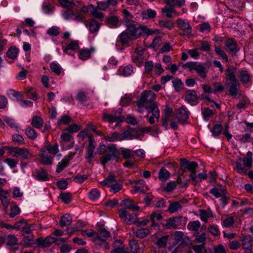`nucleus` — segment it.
Masks as SVG:
<instances>
[{
	"label": "nucleus",
	"instance_id": "f257e3e1",
	"mask_svg": "<svg viewBox=\"0 0 253 253\" xmlns=\"http://www.w3.org/2000/svg\"><path fill=\"white\" fill-rule=\"evenodd\" d=\"M156 99L155 93L151 90L143 92L139 100L136 102L138 111L143 113L144 110L148 111L146 117L148 118V122L151 125L155 123V118L158 121L160 117V111L157 105L154 103Z\"/></svg>",
	"mask_w": 253,
	"mask_h": 253
},
{
	"label": "nucleus",
	"instance_id": "f03ea898",
	"mask_svg": "<svg viewBox=\"0 0 253 253\" xmlns=\"http://www.w3.org/2000/svg\"><path fill=\"white\" fill-rule=\"evenodd\" d=\"M126 31L129 33V34L134 40L139 38L142 34L149 36L156 33V30L149 29L146 26H137L136 24L129 21H126Z\"/></svg>",
	"mask_w": 253,
	"mask_h": 253
},
{
	"label": "nucleus",
	"instance_id": "7ed1b4c3",
	"mask_svg": "<svg viewBox=\"0 0 253 253\" xmlns=\"http://www.w3.org/2000/svg\"><path fill=\"white\" fill-rule=\"evenodd\" d=\"M100 184L103 186L110 187V192L113 193L119 192L123 188V185L117 182L116 176L113 174H109L104 180L100 181Z\"/></svg>",
	"mask_w": 253,
	"mask_h": 253
},
{
	"label": "nucleus",
	"instance_id": "20e7f679",
	"mask_svg": "<svg viewBox=\"0 0 253 253\" xmlns=\"http://www.w3.org/2000/svg\"><path fill=\"white\" fill-rule=\"evenodd\" d=\"M237 171L241 174L246 175L247 168L250 169L252 166V160L249 157L239 158L235 163Z\"/></svg>",
	"mask_w": 253,
	"mask_h": 253
},
{
	"label": "nucleus",
	"instance_id": "39448f33",
	"mask_svg": "<svg viewBox=\"0 0 253 253\" xmlns=\"http://www.w3.org/2000/svg\"><path fill=\"white\" fill-rule=\"evenodd\" d=\"M11 154L13 156L18 158L20 157L22 159H29L32 157V155L30 153L28 149L26 148H20L18 147H8Z\"/></svg>",
	"mask_w": 253,
	"mask_h": 253
},
{
	"label": "nucleus",
	"instance_id": "423d86ee",
	"mask_svg": "<svg viewBox=\"0 0 253 253\" xmlns=\"http://www.w3.org/2000/svg\"><path fill=\"white\" fill-rule=\"evenodd\" d=\"M119 217L124 219V221L127 224H132L137 223L138 221L137 216L134 213H128L125 209H121L119 211Z\"/></svg>",
	"mask_w": 253,
	"mask_h": 253
},
{
	"label": "nucleus",
	"instance_id": "0eeeda50",
	"mask_svg": "<svg viewBox=\"0 0 253 253\" xmlns=\"http://www.w3.org/2000/svg\"><path fill=\"white\" fill-rule=\"evenodd\" d=\"M88 145L86 147V154L85 156V158L88 160V162L90 163L92 161L93 158V154L95 148L96 142L94 140L92 134L88 135Z\"/></svg>",
	"mask_w": 253,
	"mask_h": 253
},
{
	"label": "nucleus",
	"instance_id": "6e6552de",
	"mask_svg": "<svg viewBox=\"0 0 253 253\" xmlns=\"http://www.w3.org/2000/svg\"><path fill=\"white\" fill-rule=\"evenodd\" d=\"M144 50V48L142 47H137L132 55V60L137 66H141L145 60V57L143 55Z\"/></svg>",
	"mask_w": 253,
	"mask_h": 253
},
{
	"label": "nucleus",
	"instance_id": "1a4fd4ad",
	"mask_svg": "<svg viewBox=\"0 0 253 253\" xmlns=\"http://www.w3.org/2000/svg\"><path fill=\"white\" fill-rule=\"evenodd\" d=\"M110 234L105 228L100 229L97 232H95L94 243L96 245L101 246L100 242H105L110 237Z\"/></svg>",
	"mask_w": 253,
	"mask_h": 253
},
{
	"label": "nucleus",
	"instance_id": "9d476101",
	"mask_svg": "<svg viewBox=\"0 0 253 253\" xmlns=\"http://www.w3.org/2000/svg\"><path fill=\"white\" fill-rule=\"evenodd\" d=\"M241 241L245 253H251L253 246V238L250 235H245L243 237Z\"/></svg>",
	"mask_w": 253,
	"mask_h": 253
},
{
	"label": "nucleus",
	"instance_id": "9b49d317",
	"mask_svg": "<svg viewBox=\"0 0 253 253\" xmlns=\"http://www.w3.org/2000/svg\"><path fill=\"white\" fill-rule=\"evenodd\" d=\"M180 170L182 172H185L186 169L193 171L198 168V163L196 162H189L186 159H182L180 161Z\"/></svg>",
	"mask_w": 253,
	"mask_h": 253
},
{
	"label": "nucleus",
	"instance_id": "f8f14e48",
	"mask_svg": "<svg viewBox=\"0 0 253 253\" xmlns=\"http://www.w3.org/2000/svg\"><path fill=\"white\" fill-rule=\"evenodd\" d=\"M190 112L184 105L178 108L176 111L177 118L179 122L184 123L189 118Z\"/></svg>",
	"mask_w": 253,
	"mask_h": 253
},
{
	"label": "nucleus",
	"instance_id": "ddd939ff",
	"mask_svg": "<svg viewBox=\"0 0 253 253\" xmlns=\"http://www.w3.org/2000/svg\"><path fill=\"white\" fill-rule=\"evenodd\" d=\"M57 241V239L48 236L44 239L42 238H38L36 240V242L39 246L45 248L49 247L52 243H56Z\"/></svg>",
	"mask_w": 253,
	"mask_h": 253
},
{
	"label": "nucleus",
	"instance_id": "4468645a",
	"mask_svg": "<svg viewBox=\"0 0 253 253\" xmlns=\"http://www.w3.org/2000/svg\"><path fill=\"white\" fill-rule=\"evenodd\" d=\"M116 112L114 114H108L106 113H103V118L105 121L108 122L110 123L114 122L121 123L125 120V118L123 116H116Z\"/></svg>",
	"mask_w": 253,
	"mask_h": 253
},
{
	"label": "nucleus",
	"instance_id": "2eb2a0df",
	"mask_svg": "<svg viewBox=\"0 0 253 253\" xmlns=\"http://www.w3.org/2000/svg\"><path fill=\"white\" fill-rule=\"evenodd\" d=\"M185 99L188 103L194 105L198 102L199 97L194 90H187L184 94Z\"/></svg>",
	"mask_w": 253,
	"mask_h": 253
},
{
	"label": "nucleus",
	"instance_id": "dca6fc26",
	"mask_svg": "<svg viewBox=\"0 0 253 253\" xmlns=\"http://www.w3.org/2000/svg\"><path fill=\"white\" fill-rule=\"evenodd\" d=\"M118 41L123 46H128L131 41L134 40L128 32L125 31L118 36Z\"/></svg>",
	"mask_w": 253,
	"mask_h": 253
},
{
	"label": "nucleus",
	"instance_id": "f3484780",
	"mask_svg": "<svg viewBox=\"0 0 253 253\" xmlns=\"http://www.w3.org/2000/svg\"><path fill=\"white\" fill-rule=\"evenodd\" d=\"M177 27L183 31V35L188 36L192 33V28L188 22L184 20L179 19L177 20Z\"/></svg>",
	"mask_w": 253,
	"mask_h": 253
},
{
	"label": "nucleus",
	"instance_id": "a211bd4d",
	"mask_svg": "<svg viewBox=\"0 0 253 253\" xmlns=\"http://www.w3.org/2000/svg\"><path fill=\"white\" fill-rule=\"evenodd\" d=\"M225 45L232 54H235L239 50L237 42L232 38L227 39L225 42Z\"/></svg>",
	"mask_w": 253,
	"mask_h": 253
},
{
	"label": "nucleus",
	"instance_id": "6ab92c4d",
	"mask_svg": "<svg viewBox=\"0 0 253 253\" xmlns=\"http://www.w3.org/2000/svg\"><path fill=\"white\" fill-rule=\"evenodd\" d=\"M237 69L234 67H228L225 70V75L227 77V81L231 83H238V80L236 76Z\"/></svg>",
	"mask_w": 253,
	"mask_h": 253
},
{
	"label": "nucleus",
	"instance_id": "aec40b11",
	"mask_svg": "<svg viewBox=\"0 0 253 253\" xmlns=\"http://www.w3.org/2000/svg\"><path fill=\"white\" fill-rule=\"evenodd\" d=\"M65 53L72 55V51H75L79 48V45L77 41H72L66 46L62 47Z\"/></svg>",
	"mask_w": 253,
	"mask_h": 253
},
{
	"label": "nucleus",
	"instance_id": "412c9836",
	"mask_svg": "<svg viewBox=\"0 0 253 253\" xmlns=\"http://www.w3.org/2000/svg\"><path fill=\"white\" fill-rule=\"evenodd\" d=\"M94 50L93 47H90L88 49H81L79 50V58L82 60H86L90 57L91 54L94 52Z\"/></svg>",
	"mask_w": 253,
	"mask_h": 253
},
{
	"label": "nucleus",
	"instance_id": "4be33fe9",
	"mask_svg": "<svg viewBox=\"0 0 253 253\" xmlns=\"http://www.w3.org/2000/svg\"><path fill=\"white\" fill-rule=\"evenodd\" d=\"M72 159V157L71 156H65L61 162L58 163L56 171L57 173L61 172L65 168L68 166L69 163Z\"/></svg>",
	"mask_w": 253,
	"mask_h": 253
},
{
	"label": "nucleus",
	"instance_id": "5701e85b",
	"mask_svg": "<svg viewBox=\"0 0 253 253\" xmlns=\"http://www.w3.org/2000/svg\"><path fill=\"white\" fill-rule=\"evenodd\" d=\"M34 244V235L30 234V235H24L20 245L24 248H29L32 247Z\"/></svg>",
	"mask_w": 253,
	"mask_h": 253
},
{
	"label": "nucleus",
	"instance_id": "b1692460",
	"mask_svg": "<svg viewBox=\"0 0 253 253\" xmlns=\"http://www.w3.org/2000/svg\"><path fill=\"white\" fill-rule=\"evenodd\" d=\"M239 78L240 81L243 84L250 83L251 81V77L250 73L246 70H240L238 71Z\"/></svg>",
	"mask_w": 253,
	"mask_h": 253
},
{
	"label": "nucleus",
	"instance_id": "393cba45",
	"mask_svg": "<svg viewBox=\"0 0 253 253\" xmlns=\"http://www.w3.org/2000/svg\"><path fill=\"white\" fill-rule=\"evenodd\" d=\"M121 205L125 207L124 209H125L126 210L128 209L131 211H138L140 209V207L139 206L135 205L134 204V202L128 199L123 200Z\"/></svg>",
	"mask_w": 253,
	"mask_h": 253
},
{
	"label": "nucleus",
	"instance_id": "a878e982",
	"mask_svg": "<svg viewBox=\"0 0 253 253\" xmlns=\"http://www.w3.org/2000/svg\"><path fill=\"white\" fill-rule=\"evenodd\" d=\"M40 156L41 157L40 162L42 164L44 165L52 164L53 157L47 155L45 150H41Z\"/></svg>",
	"mask_w": 253,
	"mask_h": 253
},
{
	"label": "nucleus",
	"instance_id": "bb28decb",
	"mask_svg": "<svg viewBox=\"0 0 253 253\" xmlns=\"http://www.w3.org/2000/svg\"><path fill=\"white\" fill-rule=\"evenodd\" d=\"M85 24L88 25L91 33H94L98 31L100 26L99 23L95 20H86L85 21Z\"/></svg>",
	"mask_w": 253,
	"mask_h": 253
},
{
	"label": "nucleus",
	"instance_id": "cd10ccee",
	"mask_svg": "<svg viewBox=\"0 0 253 253\" xmlns=\"http://www.w3.org/2000/svg\"><path fill=\"white\" fill-rule=\"evenodd\" d=\"M9 193L4 190H0V200L3 206L7 207L10 201L8 199Z\"/></svg>",
	"mask_w": 253,
	"mask_h": 253
},
{
	"label": "nucleus",
	"instance_id": "c85d7f7f",
	"mask_svg": "<svg viewBox=\"0 0 253 253\" xmlns=\"http://www.w3.org/2000/svg\"><path fill=\"white\" fill-rule=\"evenodd\" d=\"M25 91L30 99L37 100L39 98L38 92L35 88L27 87L25 89Z\"/></svg>",
	"mask_w": 253,
	"mask_h": 253
},
{
	"label": "nucleus",
	"instance_id": "c756f323",
	"mask_svg": "<svg viewBox=\"0 0 253 253\" xmlns=\"http://www.w3.org/2000/svg\"><path fill=\"white\" fill-rule=\"evenodd\" d=\"M72 222V217L70 214L63 215L59 221V225L61 227L70 225Z\"/></svg>",
	"mask_w": 253,
	"mask_h": 253
},
{
	"label": "nucleus",
	"instance_id": "7c9ffc66",
	"mask_svg": "<svg viewBox=\"0 0 253 253\" xmlns=\"http://www.w3.org/2000/svg\"><path fill=\"white\" fill-rule=\"evenodd\" d=\"M170 176V173L164 167L159 170L158 178L162 181H166Z\"/></svg>",
	"mask_w": 253,
	"mask_h": 253
},
{
	"label": "nucleus",
	"instance_id": "2f4dec72",
	"mask_svg": "<svg viewBox=\"0 0 253 253\" xmlns=\"http://www.w3.org/2000/svg\"><path fill=\"white\" fill-rule=\"evenodd\" d=\"M34 176L36 179L39 181H46L49 179L47 173L43 169L36 171Z\"/></svg>",
	"mask_w": 253,
	"mask_h": 253
},
{
	"label": "nucleus",
	"instance_id": "473e14b6",
	"mask_svg": "<svg viewBox=\"0 0 253 253\" xmlns=\"http://www.w3.org/2000/svg\"><path fill=\"white\" fill-rule=\"evenodd\" d=\"M214 51L216 54L219 56L223 61L225 62H228V56L226 54L225 51L222 48L215 45Z\"/></svg>",
	"mask_w": 253,
	"mask_h": 253
},
{
	"label": "nucleus",
	"instance_id": "72a5a7b5",
	"mask_svg": "<svg viewBox=\"0 0 253 253\" xmlns=\"http://www.w3.org/2000/svg\"><path fill=\"white\" fill-rule=\"evenodd\" d=\"M31 125L34 127L40 128L43 125V119L39 116H33L32 119Z\"/></svg>",
	"mask_w": 253,
	"mask_h": 253
},
{
	"label": "nucleus",
	"instance_id": "f704fd0d",
	"mask_svg": "<svg viewBox=\"0 0 253 253\" xmlns=\"http://www.w3.org/2000/svg\"><path fill=\"white\" fill-rule=\"evenodd\" d=\"M89 7L92 8V10H91V14L92 15V16L95 18L98 19L99 20H102L105 15L103 13L99 12L98 9L97 7H95L93 4H90L89 5Z\"/></svg>",
	"mask_w": 253,
	"mask_h": 253
},
{
	"label": "nucleus",
	"instance_id": "c9c22d12",
	"mask_svg": "<svg viewBox=\"0 0 253 253\" xmlns=\"http://www.w3.org/2000/svg\"><path fill=\"white\" fill-rule=\"evenodd\" d=\"M230 85L229 86L228 89V92L231 96H236L238 94V90L239 88L240 84L239 82L238 83H230Z\"/></svg>",
	"mask_w": 253,
	"mask_h": 253
},
{
	"label": "nucleus",
	"instance_id": "e433bc0d",
	"mask_svg": "<svg viewBox=\"0 0 253 253\" xmlns=\"http://www.w3.org/2000/svg\"><path fill=\"white\" fill-rule=\"evenodd\" d=\"M44 150L47 151L50 154L55 155L59 151L58 145L56 143L52 145L49 142H48Z\"/></svg>",
	"mask_w": 253,
	"mask_h": 253
},
{
	"label": "nucleus",
	"instance_id": "4c0bfd02",
	"mask_svg": "<svg viewBox=\"0 0 253 253\" xmlns=\"http://www.w3.org/2000/svg\"><path fill=\"white\" fill-rule=\"evenodd\" d=\"M72 121V118L69 116L65 115L60 117L57 121V124L58 126L66 125L70 124Z\"/></svg>",
	"mask_w": 253,
	"mask_h": 253
},
{
	"label": "nucleus",
	"instance_id": "58836bf2",
	"mask_svg": "<svg viewBox=\"0 0 253 253\" xmlns=\"http://www.w3.org/2000/svg\"><path fill=\"white\" fill-rule=\"evenodd\" d=\"M105 140L109 142H115L121 141L120 134L118 132H114L110 134L107 135L104 137Z\"/></svg>",
	"mask_w": 253,
	"mask_h": 253
},
{
	"label": "nucleus",
	"instance_id": "ea45409f",
	"mask_svg": "<svg viewBox=\"0 0 253 253\" xmlns=\"http://www.w3.org/2000/svg\"><path fill=\"white\" fill-rule=\"evenodd\" d=\"M150 233V230L147 228H141L138 229L135 232V235L137 237L142 239L148 235Z\"/></svg>",
	"mask_w": 253,
	"mask_h": 253
},
{
	"label": "nucleus",
	"instance_id": "a19ab883",
	"mask_svg": "<svg viewBox=\"0 0 253 253\" xmlns=\"http://www.w3.org/2000/svg\"><path fill=\"white\" fill-rule=\"evenodd\" d=\"M25 133L28 138L31 140H35L38 136V134L36 130L30 126L26 128Z\"/></svg>",
	"mask_w": 253,
	"mask_h": 253
},
{
	"label": "nucleus",
	"instance_id": "79ce46f5",
	"mask_svg": "<svg viewBox=\"0 0 253 253\" xmlns=\"http://www.w3.org/2000/svg\"><path fill=\"white\" fill-rule=\"evenodd\" d=\"M132 99V96L131 94H125L121 98L120 105L123 107L127 106L131 103Z\"/></svg>",
	"mask_w": 253,
	"mask_h": 253
},
{
	"label": "nucleus",
	"instance_id": "37998d69",
	"mask_svg": "<svg viewBox=\"0 0 253 253\" xmlns=\"http://www.w3.org/2000/svg\"><path fill=\"white\" fill-rule=\"evenodd\" d=\"M169 235H165L157 239L156 243L160 248H166L169 241Z\"/></svg>",
	"mask_w": 253,
	"mask_h": 253
},
{
	"label": "nucleus",
	"instance_id": "c03bdc74",
	"mask_svg": "<svg viewBox=\"0 0 253 253\" xmlns=\"http://www.w3.org/2000/svg\"><path fill=\"white\" fill-rule=\"evenodd\" d=\"M143 19L154 18L156 17L157 13L153 9H148L141 13Z\"/></svg>",
	"mask_w": 253,
	"mask_h": 253
},
{
	"label": "nucleus",
	"instance_id": "a18cd8bd",
	"mask_svg": "<svg viewBox=\"0 0 253 253\" xmlns=\"http://www.w3.org/2000/svg\"><path fill=\"white\" fill-rule=\"evenodd\" d=\"M222 129V126L221 124H217L214 125L212 128L211 130V132L213 136L216 137L221 134Z\"/></svg>",
	"mask_w": 253,
	"mask_h": 253
},
{
	"label": "nucleus",
	"instance_id": "49530a36",
	"mask_svg": "<svg viewBox=\"0 0 253 253\" xmlns=\"http://www.w3.org/2000/svg\"><path fill=\"white\" fill-rule=\"evenodd\" d=\"M165 2L169 6L181 7L185 4V0H164Z\"/></svg>",
	"mask_w": 253,
	"mask_h": 253
},
{
	"label": "nucleus",
	"instance_id": "de8ad7c7",
	"mask_svg": "<svg viewBox=\"0 0 253 253\" xmlns=\"http://www.w3.org/2000/svg\"><path fill=\"white\" fill-rule=\"evenodd\" d=\"M18 49L15 47H10L6 52V56L9 59H14L17 57Z\"/></svg>",
	"mask_w": 253,
	"mask_h": 253
},
{
	"label": "nucleus",
	"instance_id": "09e8293b",
	"mask_svg": "<svg viewBox=\"0 0 253 253\" xmlns=\"http://www.w3.org/2000/svg\"><path fill=\"white\" fill-rule=\"evenodd\" d=\"M230 6L232 7L233 10L238 12L242 10L243 4L240 0H232Z\"/></svg>",
	"mask_w": 253,
	"mask_h": 253
},
{
	"label": "nucleus",
	"instance_id": "8fccbe9b",
	"mask_svg": "<svg viewBox=\"0 0 253 253\" xmlns=\"http://www.w3.org/2000/svg\"><path fill=\"white\" fill-rule=\"evenodd\" d=\"M181 208L182 207L179 204V202H175L171 203L169 205L168 210L170 213H173L179 210H181Z\"/></svg>",
	"mask_w": 253,
	"mask_h": 253
},
{
	"label": "nucleus",
	"instance_id": "3c124183",
	"mask_svg": "<svg viewBox=\"0 0 253 253\" xmlns=\"http://www.w3.org/2000/svg\"><path fill=\"white\" fill-rule=\"evenodd\" d=\"M117 152L116 146L114 144H112L110 146H106L105 150L106 154L109 155L112 157H115Z\"/></svg>",
	"mask_w": 253,
	"mask_h": 253
},
{
	"label": "nucleus",
	"instance_id": "603ef678",
	"mask_svg": "<svg viewBox=\"0 0 253 253\" xmlns=\"http://www.w3.org/2000/svg\"><path fill=\"white\" fill-rule=\"evenodd\" d=\"M172 85L176 92H179L183 87V84L182 81L178 79L174 78L172 81Z\"/></svg>",
	"mask_w": 253,
	"mask_h": 253
},
{
	"label": "nucleus",
	"instance_id": "864d4df0",
	"mask_svg": "<svg viewBox=\"0 0 253 253\" xmlns=\"http://www.w3.org/2000/svg\"><path fill=\"white\" fill-rule=\"evenodd\" d=\"M88 198L92 201H96L100 196V193L97 189H92L88 193Z\"/></svg>",
	"mask_w": 253,
	"mask_h": 253
},
{
	"label": "nucleus",
	"instance_id": "5fc2aeb1",
	"mask_svg": "<svg viewBox=\"0 0 253 253\" xmlns=\"http://www.w3.org/2000/svg\"><path fill=\"white\" fill-rule=\"evenodd\" d=\"M194 70L196 71L199 76L203 79L206 78V73L205 71V67L203 65L197 64Z\"/></svg>",
	"mask_w": 253,
	"mask_h": 253
},
{
	"label": "nucleus",
	"instance_id": "6e6d98bb",
	"mask_svg": "<svg viewBox=\"0 0 253 253\" xmlns=\"http://www.w3.org/2000/svg\"><path fill=\"white\" fill-rule=\"evenodd\" d=\"M81 234L83 236L91 238L92 240L94 242L95 232L93 230L89 229L82 230Z\"/></svg>",
	"mask_w": 253,
	"mask_h": 253
},
{
	"label": "nucleus",
	"instance_id": "4d7b16f0",
	"mask_svg": "<svg viewBox=\"0 0 253 253\" xmlns=\"http://www.w3.org/2000/svg\"><path fill=\"white\" fill-rule=\"evenodd\" d=\"M7 243L8 246H13L18 245V239L14 235H9L6 238Z\"/></svg>",
	"mask_w": 253,
	"mask_h": 253
},
{
	"label": "nucleus",
	"instance_id": "13d9d810",
	"mask_svg": "<svg viewBox=\"0 0 253 253\" xmlns=\"http://www.w3.org/2000/svg\"><path fill=\"white\" fill-rule=\"evenodd\" d=\"M137 191H143V188L145 186V181L143 179L135 180L133 182Z\"/></svg>",
	"mask_w": 253,
	"mask_h": 253
},
{
	"label": "nucleus",
	"instance_id": "bf43d9fd",
	"mask_svg": "<svg viewBox=\"0 0 253 253\" xmlns=\"http://www.w3.org/2000/svg\"><path fill=\"white\" fill-rule=\"evenodd\" d=\"M129 244L130 251L132 253H137L139 250L138 242L135 240L132 239L129 241Z\"/></svg>",
	"mask_w": 253,
	"mask_h": 253
},
{
	"label": "nucleus",
	"instance_id": "052dcab7",
	"mask_svg": "<svg viewBox=\"0 0 253 253\" xmlns=\"http://www.w3.org/2000/svg\"><path fill=\"white\" fill-rule=\"evenodd\" d=\"M50 69L51 71L57 75H60L61 73V67L59 66L57 63L52 62L50 64Z\"/></svg>",
	"mask_w": 253,
	"mask_h": 253
},
{
	"label": "nucleus",
	"instance_id": "680f3d73",
	"mask_svg": "<svg viewBox=\"0 0 253 253\" xmlns=\"http://www.w3.org/2000/svg\"><path fill=\"white\" fill-rule=\"evenodd\" d=\"M200 226V222L198 220L191 221L188 224V228L194 231H198Z\"/></svg>",
	"mask_w": 253,
	"mask_h": 253
},
{
	"label": "nucleus",
	"instance_id": "e2e57ef3",
	"mask_svg": "<svg viewBox=\"0 0 253 253\" xmlns=\"http://www.w3.org/2000/svg\"><path fill=\"white\" fill-rule=\"evenodd\" d=\"M46 33L50 36H57L60 33V28L57 26H52L48 29Z\"/></svg>",
	"mask_w": 253,
	"mask_h": 253
},
{
	"label": "nucleus",
	"instance_id": "0e129e2a",
	"mask_svg": "<svg viewBox=\"0 0 253 253\" xmlns=\"http://www.w3.org/2000/svg\"><path fill=\"white\" fill-rule=\"evenodd\" d=\"M107 23L113 27H117L119 23V19L117 16L113 15L107 18Z\"/></svg>",
	"mask_w": 253,
	"mask_h": 253
},
{
	"label": "nucleus",
	"instance_id": "69168bd1",
	"mask_svg": "<svg viewBox=\"0 0 253 253\" xmlns=\"http://www.w3.org/2000/svg\"><path fill=\"white\" fill-rule=\"evenodd\" d=\"M62 201L65 204H69L72 200V195L69 192L62 193L60 194Z\"/></svg>",
	"mask_w": 253,
	"mask_h": 253
},
{
	"label": "nucleus",
	"instance_id": "338daca9",
	"mask_svg": "<svg viewBox=\"0 0 253 253\" xmlns=\"http://www.w3.org/2000/svg\"><path fill=\"white\" fill-rule=\"evenodd\" d=\"M81 129L79 126L77 124H73L66 127L64 130L69 133H73L77 132Z\"/></svg>",
	"mask_w": 253,
	"mask_h": 253
},
{
	"label": "nucleus",
	"instance_id": "774afa93",
	"mask_svg": "<svg viewBox=\"0 0 253 253\" xmlns=\"http://www.w3.org/2000/svg\"><path fill=\"white\" fill-rule=\"evenodd\" d=\"M203 117L205 120H208L214 115L213 112L209 108H206L202 111Z\"/></svg>",
	"mask_w": 253,
	"mask_h": 253
}]
</instances>
